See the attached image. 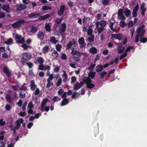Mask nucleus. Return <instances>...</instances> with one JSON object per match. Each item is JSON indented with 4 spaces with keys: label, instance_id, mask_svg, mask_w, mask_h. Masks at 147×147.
I'll return each instance as SVG.
<instances>
[{
    "label": "nucleus",
    "instance_id": "55",
    "mask_svg": "<svg viewBox=\"0 0 147 147\" xmlns=\"http://www.w3.org/2000/svg\"><path fill=\"white\" fill-rule=\"evenodd\" d=\"M73 60L75 63L78 62L80 61L78 57L75 56L73 57Z\"/></svg>",
    "mask_w": 147,
    "mask_h": 147
},
{
    "label": "nucleus",
    "instance_id": "52",
    "mask_svg": "<svg viewBox=\"0 0 147 147\" xmlns=\"http://www.w3.org/2000/svg\"><path fill=\"white\" fill-rule=\"evenodd\" d=\"M64 90L62 88L59 89L57 93L59 96H61L64 93Z\"/></svg>",
    "mask_w": 147,
    "mask_h": 147
},
{
    "label": "nucleus",
    "instance_id": "63",
    "mask_svg": "<svg viewBox=\"0 0 147 147\" xmlns=\"http://www.w3.org/2000/svg\"><path fill=\"white\" fill-rule=\"evenodd\" d=\"M123 9H119L118 11V17L119 16H120L122 15H123Z\"/></svg>",
    "mask_w": 147,
    "mask_h": 147
},
{
    "label": "nucleus",
    "instance_id": "54",
    "mask_svg": "<svg viewBox=\"0 0 147 147\" xmlns=\"http://www.w3.org/2000/svg\"><path fill=\"white\" fill-rule=\"evenodd\" d=\"M40 93V91L39 88H37L33 94L37 96Z\"/></svg>",
    "mask_w": 147,
    "mask_h": 147
},
{
    "label": "nucleus",
    "instance_id": "24",
    "mask_svg": "<svg viewBox=\"0 0 147 147\" xmlns=\"http://www.w3.org/2000/svg\"><path fill=\"white\" fill-rule=\"evenodd\" d=\"M83 81L86 85L92 82L90 78L88 77L86 78L85 77L83 80Z\"/></svg>",
    "mask_w": 147,
    "mask_h": 147
},
{
    "label": "nucleus",
    "instance_id": "43",
    "mask_svg": "<svg viewBox=\"0 0 147 147\" xmlns=\"http://www.w3.org/2000/svg\"><path fill=\"white\" fill-rule=\"evenodd\" d=\"M114 24V22H110L109 24V27L111 28V30L113 31V32H115L116 30L115 29H113V25Z\"/></svg>",
    "mask_w": 147,
    "mask_h": 147
},
{
    "label": "nucleus",
    "instance_id": "31",
    "mask_svg": "<svg viewBox=\"0 0 147 147\" xmlns=\"http://www.w3.org/2000/svg\"><path fill=\"white\" fill-rule=\"evenodd\" d=\"M95 86V85L91 82L90 83H89L86 85V87L88 88L91 89L94 87Z\"/></svg>",
    "mask_w": 147,
    "mask_h": 147
},
{
    "label": "nucleus",
    "instance_id": "51",
    "mask_svg": "<svg viewBox=\"0 0 147 147\" xmlns=\"http://www.w3.org/2000/svg\"><path fill=\"white\" fill-rule=\"evenodd\" d=\"M90 18L89 17H85L83 19V22L84 23L89 22Z\"/></svg>",
    "mask_w": 147,
    "mask_h": 147
},
{
    "label": "nucleus",
    "instance_id": "62",
    "mask_svg": "<svg viewBox=\"0 0 147 147\" xmlns=\"http://www.w3.org/2000/svg\"><path fill=\"white\" fill-rule=\"evenodd\" d=\"M61 58L62 60H66L67 58L66 54L65 53H62L61 56Z\"/></svg>",
    "mask_w": 147,
    "mask_h": 147
},
{
    "label": "nucleus",
    "instance_id": "42",
    "mask_svg": "<svg viewBox=\"0 0 147 147\" xmlns=\"http://www.w3.org/2000/svg\"><path fill=\"white\" fill-rule=\"evenodd\" d=\"M13 42V39L11 38L8 39L7 41H5L4 43L7 45H9Z\"/></svg>",
    "mask_w": 147,
    "mask_h": 147
},
{
    "label": "nucleus",
    "instance_id": "33",
    "mask_svg": "<svg viewBox=\"0 0 147 147\" xmlns=\"http://www.w3.org/2000/svg\"><path fill=\"white\" fill-rule=\"evenodd\" d=\"M127 26V24L123 21H121L119 24V26L121 28H124Z\"/></svg>",
    "mask_w": 147,
    "mask_h": 147
},
{
    "label": "nucleus",
    "instance_id": "49",
    "mask_svg": "<svg viewBox=\"0 0 147 147\" xmlns=\"http://www.w3.org/2000/svg\"><path fill=\"white\" fill-rule=\"evenodd\" d=\"M26 64L28 65L29 69L32 68L34 66L33 63L31 62H26Z\"/></svg>",
    "mask_w": 147,
    "mask_h": 147
},
{
    "label": "nucleus",
    "instance_id": "4",
    "mask_svg": "<svg viewBox=\"0 0 147 147\" xmlns=\"http://www.w3.org/2000/svg\"><path fill=\"white\" fill-rule=\"evenodd\" d=\"M45 33L42 31H39L38 33L37 37L41 41H42L45 37Z\"/></svg>",
    "mask_w": 147,
    "mask_h": 147
},
{
    "label": "nucleus",
    "instance_id": "27",
    "mask_svg": "<svg viewBox=\"0 0 147 147\" xmlns=\"http://www.w3.org/2000/svg\"><path fill=\"white\" fill-rule=\"evenodd\" d=\"M69 103V100L67 99H63L61 103V106H64L67 105Z\"/></svg>",
    "mask_w": 147,
    "mask_h": 147
},
{
    "label": "nucleus",
    "instance_id": "8",
    "mask_svg": "<svg viewBox=\"0 0 147 147\" xmlns=\"http://www.w3.org/2000/svg\"><path fill=\"white\" fill-rule=\"evenodd\" d=\"M66 30V25L65 23H62L61 24L60 27L59 28L61 34H62Z\"/></svg>",
    "mask_w": 147,
    "mask_h": 147
},
{
    "label": "nucleus",
    "instance_id": "35",
    "mask_svg": "<svg viewBox=\"0 0 147 147\" xmlns=\"http://www.w3.org/2000/svg\"><path fill=\"white\" fill-rule=\"evenodd\" d=\"M72 42L71 41H70L66 46V49L67 50H69L72 47Z\"/></svg>",
    "mask_w": 147,
    "mask_h": 147
},
{
    "label": "nucleus",
    "instance_id": "44",
    "mask_svg": "<svg viewBox=\"0 0 147 147\" xmlns=\"http://www.w3.org/2000/svg\"><path fill=\"white\" fill-rule=\"evenodd\" d=\"M42 9L44 11L47 10L51 9V8L49 6H44L42 7Z\"/></svg>",
    "mask_w": 147,
    "mask_h": 147
},
{
    "label": "nucleus",
    "instance_id": "29",
    "mask_svg": "<svg viewBox=\"0 0 147 147\" xmlns=\"http://www.w3.org/2000/svg\"><path fill=\"white\" fill-rule=\"evenodd\" d=\"M37 28L34 26H32L31 28V32L33 34H35L37 31Z\"/></svg>",
    "mask_w": 147,
    "mask_h": 147
},
{
    "label": "nucleus",
    "instance_id": "34",
    "mask_svg": "<svg viewBox=\"0 0 147 147\" xmlns=\"http://www.w3.org/2000/svg\"><path fill=\"white\" fill-rule=\"evenodd\" d=\"M26 84L25 83L23 84L21 87L20 88L19 90L21 91L23 90L26 91L27 89V87L26 86Z\"/></svg>",
    "mask_w": 147,
    "mask_h": 147
},
{
    "label": "nucleus",
    "instance_id": "9",
    "mask_svg": "<svg viewBox=\"0 0 147 147\" xmlns=\"http://www.w3.org/2000/svg\"><path fill=\"white\" fill-rule=\"evenodd\" d=\"M65 9L66 7L65 5L61 6L57 12V14L59 16H61L63 14Z\"/></svg>",
    "mask_w": 147,
    "mask_h": 147
},
{
    "label": "nucleus",
    "instance_id": "16",
    "mask_svg": "<svg viewBox=\"0 0 147 147\" xmlns=\"http://www.w3.org/2000/svg\"><path fill=\"white\" fill-rule=\"evenodd\" d=\"M51 15L50 14H47L45 15L40 16L38 18L39 20H44L47 19L48 18H50Z\"/></svg>",
    "mask_w": 147,
    "mask_h": 147
},
{
    "label": "nucleus",
    "instance_id": "15",
    "mask_svg": "<svg viewBox=\"0 0 147 147\" xmlns=\"http://www.w3.org/2000/svg\"><path fill=\"white\" fill-rule=\"evenodd\" d=\"M48 100V99L47 98H45L43 99L42 101L41 102V108L42 109L41 110L43 111V109L44 108L45 106L46 105V103L47 102Z\"/></svg>",
    "mask_w": 147,
    "mask_h": 147
},
{
    "label": "nucleus",
    "instance_id": "1",
    "mask_svg": "<svg viewBox=\"0 0 147 147\" xmlns=\"http://www.w3.org/2000/svg\"><path fill=\"white\" fill-rule=\"evenodd\" d=\"M145 26L143 24L139 27L136 30L137 34L135 36V42L137 43L139 41V38L140 37V41L142 43H145L147 41V38H143L146 32V30L144 29Z\"/></svg>",
    "mask_w": 147,
    "mask_h": 147
},
{
    "label": "nucleus",
    "instance_id": "46",
    "mask_svg": "<svg viewBox=\"0 0 147 147\" xmlns=\"http://www.w3.org/2000/svg\"><path fill=\"white\" fill-rule=\"evenodd\" d=\"M107 72L105 71H104L101 73L100 74V78L101 79H103L105 76L107 74Z\"/></svg>",
    "mask_w": 147,
    "mask_h": 147
},
{
    "label": "nucleus",
    "instance_id": "25",
    "mask_svg": "<svg viewBox=\"0 0 147 147\" xmlns=\"http://www.w3.org/2000/svg\"><path fill=\"white\" fill-rule=\"evenodd\" d=\"M49 49V46L46 45L43 48L42 51L43 53L46 54L48 53Z\"/></svg>",
    "mask_w": 147,
    "mask_h": 147
},
{
    "label": "nucleus",
    "instance_id": "14",
    "mask_svg": "<svg viewBox=\"0 0 147 147\" xmlns=\"http://www.w3.org/2000/svg\"><path fill=\"white\" fill-rule=\"evenodd\" d=\"M30 89L32 90H34L36 88L37 86L35 83V81L34 80H32L30 81Z\"/></svg>",
    "mask_w": 147,
    "mask_h": 147
},
{
    "label": "nucleus",
    "instance_id": "28",
    "mask_svg": "<svg viewBox=\"0 0 147 147\" xmlns=\"http://www.w3.org/2000/svg\"><path fill=\"white\" fill-rule=\"evenodd\" d=\"M62 76L63 78H64L63 80V82H65L67 79L68 78L67 75L65 71H63V74L62 75Z\"/></svg>",
    "mask_w": 147,
    "mask_h": 147
},
{
    "label": "nucleus",
    "instance_id": "45",
    "mask_svg": "<svg viewBox=\"0 0 147 147\" xmlns=\"http://www.w3.org/2000/svg\"><path fill=\"white\" fill-rule=\"evenodd\" d=\"M104 28L102 27H100L97 29L98 34H100L104 30Z\"/></svg>",
    "mask_w": 147,
    "mask_h": 147
},
{
    "label": "nucleus",
    "instance_id": "37",
    "mask_svg": "<svg viewBox=\"0 0 147 147\" xmlns=\"http://www.w3.org/2000/svg\"><path fill=\"white\" fill-rule=\"evenodd\" d=\"M90 36L88 37V40L90 42H93L94 40V35L89 36Z\"/></svg>",
    "mask_w": 147,
    "mask_h": 147
},
{
    "label": "nucleus",
    "instance_id": "7",
    "mask_svg": "<svg viewBox=\"0 0 147 147\" xmlns=\"http://www.w3.org/2000/svg\"><path fill=\"white\" fill-rule=\"evenodd\" d=\"M111 37L112 38L116 39L119 41L122 40L123 35L121 34H112Z\"/></svg>",
    "mask_w": 147,
    "mask_h": 147
},
{
    "label": "nucleus",
    "instance_id": "12",
    "mask_svg": "<svg viewBox=\"0 0 147 147\" xmlns=\"http://www.w3.org/2000/svg\"><path fill=\"white\" fill-rule=\"evenodd\" d=\"M51 24L50 22L48 23H46L45 25V28L47 31L49 32H51Z\"/></svg>",
    "mask_w": 147,
    "mask_h": 147
},
{
    "label": "nucleus",
    "instance_id": "30",
    "mask_svg": "<svg viewBox=\"0 0 147 147\" xmlns=\"http://www.w3.org/2000/svg\"><path fill=\"white\" fill-rule=\"evenodd\" d=\"M5 98L7 102L10 103H11V96L10 95L7 94L5 97Z\"/></svg>",
    "mask_w": 147,
    "mask_h": 147
},
{
    "label": "nucleus",
    "instance_id": "41",
    "mask_svg": "<svg viewBox=\"0 0 147 147\" xmlns=\"http://www.w3.org/2000/svg\"><path fill=\"white\" fill-rule=\"evenodd\" d=\"M50 41L53 43L54 44H56L57 43V41L55 37H52L50 40Z\"/></svg>",
    "mask_w": 147,
    "mask_h": 147
},
{
    "label": "nucleus",
    "instance_id": "6",
    "mask_svg": "<svg viewBox=\"0 0 147 147\" xmlns=\"http://www.w3.org/2000/svg\"><path fill=\"white\" fill-rule=\"evenodd\" d=\"M78 42L80 45V48H83L86 45V43L85 42L84 39L83 37H81L79 38Z\"/></svg>",
    "mask_w": 147,
    "mask_h": 147
},
{
    "label": "nucleus",
    "instance_id": "32",
    "mask_svg": "<svg viewBox=\"0 0 147 147\" xmlns=\"http://www.w3.org/2000/svg\"><path fill=\"white\" fill-rule=\"evenodd\" d=\"M87 34L88 36H91L93 35L92 34L93 32V30L92 29L90 28H89L87 30Z\"/></svg>",
    "mask_w": 147,
    "mask_h": 147
},
{
    "label": "nucleus",
    "instance_id": "60",
    "mask_svg": "<svg viewBox=\"0 0 147 147\" xmlns=\"http://www.w3.org/2000/svg\"><path fill=\"white\" fill-rule=\"evenodd\" d=\"M27 105L26 102H24L22 106V109L23 111H26V107Z\"/></svg>",
    "mask_w": 147,
    "mask_h": 147
},
{
    "label": "nucleus",
    "instance_id": "36",
    "mask_svg": "<svg viewBox=\"0 0 147 147\" xmlns=\"http://www.w3.org/2000/svg\"><path fill=\"white\" fill-rule=\"evenodd\" d=\"M52 55L54 57L55 59H56L59 56V54L57 51L55 50L54 52L52 54Z\"/></svg>",
    "mask_w": 147,
    "mask_h": 147
},
{
    "label": "nucleus",
    "instance_id": "11",
    "mask_svg": "<svg viewBox=\"0 0 147 147\" xmlns=\"http://www.w3.org/2000/svg\"><path fill=\"white\" fill-rule=\"evenodd\" d=\"M24 122V120L23 119L21 118L20 119L17 120L16 122V128L17 129H18L20 128L21 124L23 123Z\"/></svg>",
    "mask_w": 147,
    "mask_h": 147
},
{
    "label": "nucleus",
    "instance_id": "13",
    "mask_svg": "<svg viewBox=\"0 0 147 147\" xmlns=\"http://www.w3.org/2000/svg\"><path fill=\"white\" fill-rule=\"evenodd\" d=\"M3 71L8 77H10L11 74V72L9 71L8 69L6 66H5L3 67Z\"/></svg>",
    "mask_w": 147,
    "mask_h": 147
},
{
    "label": "nucleus",
    "instance_id": "18",
    "mask_svg": "<svg viewBox=\"0 0 147 147\" xmlns=\"http://www.w3.org/2000/svg\"><path fill=\"white\" fill-rule=\"evenodd\" d=\"M103 69L102 66L101 65H98L96 67V71L97 72H100Z\"/></svg>",
    "mask_w": 147,
    "mask_h": 147
},
{
    "label": "nucleus",
    "instance_id": "53",
    "mask_svg": "<svg viewBox=\"0 0 147 147\" xmlns=\"http://www.w3.org/2000/svg\"><path fill=\"white\" fill-rule=\"evenodd\" d=\"M6 123L5 121H3V119L2 118L0 119V126H3L5 125Z\"/></svg>",
    "mask_w": 147,
    "mask_h": 147
},
{
    "label": "nucleus",
    "instance_id": "26",
    "mask_svg": "<svg viewBox=\"0 0 147 147\" xmlns=\"http://www.w3.org/2000/svg\"><path fill=\"white\" fill-rule=\"evenodd\" d=\"M80 88L81 86H80V83L78 82H77L75 83L73 86L74 90H77Z\"/></svg>",
    "mask_w": 147,
    "mask_h": 147
},
{
    "label": "nucleus",
    "instance_id": "23",
    "mask_svg": "<svg viewBox=\"0 0 147 147\" xmlns=\"http://www.w3.org/2000/svg\"><path fill=\"white\" fill-rule=\"evenodd\" d=\"M1 8L7 13L10 12L9 11V4L5 5L1 7Z\"/></svg>",
    "mask_w": 147,
    "mask_h": 147
},
{
    "label": "nucleus",
    "instance_id": "59",
    "mask_svg": "<svg viewBox=\"0 0 147 147\" xmlns=\"http://www.w3.org/2000/svg\"><path fill=\"white\" fill-rule=\"evenodd\" d=\"M127 53H124V54L121 55L120 57H119V59L120 60H121L123 58H125V57H126L127 55Z\"/></svg>",
    "mask_w": 147,
    "mask_h": 147
},
{
    "label": "nucleus",
    "instance_id": "56",
    "mask_svg": "<svg viewBox=\"0 0 147 147\" xmlns=\"http://www.w3.org/2000/svg\"><path fill=\"white\" fill-rule=\"evenodd\" d=\"M62 48L61 45L59 44L57 45L56 47V49L58 51H60Z\"/></svg>",
    "mask_w": 147,
    "mask_h": 147
},
{
    "label": "nucleus",
    "instance_id": "17",
    "mask_svg": "<svg viewBox=\"0 0 147 147\" xmlns=\"http://www.w3.org/2000/svg\"><path fill=\"white\" fill-rule=\"evenodd\" d=\"M27 7V6L24 4H21L19 6L17 7V10L18 11H20L23 10L25 9Z\"/></svg>",
    "mask_w": 147,
    "mask_h": 147
},
{
    "label": "nucleus",
    "instance_id": "39",
    "mask_svg": "<svg viewBox=\"0 0 147 147\" xmlns=\"http://www.w3.org/2000/svg\"><path fill=\"white\" fill-rule=\"evenodd\" d=\"M95 65L96 64L95 63L94 64H91L90 65V67L88 68V69L89 70H93L94 69Z\"/></svg>",
    "mask_w": 147,
    "mask_h": 147
},
{
    "label": "nucleus",
    "instance_id": "20",
    "mask_svg": "<svg viewBox=\"0 0 147 147\" xmlns=\"http://www.w3.org/2000/svg\"><path fill=\"white\" fill-rule=\"evenodd\" d=\"M44 60V59L41 57H38L36 59V61L34 62V63L36 64L38 62L40 64H43Z\"/></svg>",
    "mask_w": 147,
    "mask_h": 147
},
{
    "label": "nucleus",
    "instance_id": "40",
    "mask_svg": "<svg viewBox=\"0 0 147 147\" xmlns=\"http://www.w3.org/2000/svg\"><path fill=\"white\" fill-rule=\"evenodd\" d=\"M96 73L95 72H92L89 74V76L91 79H93L95 76Z\"/></svg>",
    "mask_w": 147,
    "mask_h": 147
},
{
    "label": "nucleus",
    "instance_id": "57",
    "mask_svg": "<svg viewBox=\"0 0 147 147\" xmlns=\"http://www.w3.org/2000/svg\"><path fill=\"white\" fill-rule=\"evenodd\" d=\"M109 2V0H103L102 2V4L104 5H107Z\"/></svg>",
    "mask_w": 147,
    "mask_h": 147
},
{
    "label": "nucleus",
    "instance_id": "48",
    "mask_svg": "<svg viewBox=\"0 0 147 147\" xmlns=\"http://www.w3.org/2000/svg\"><path fill=\"white\" fill-rule=\"evenodd\" d=\"M62 83V79L61 78H59V80L56 83V86L57 87H58L61 85Z\"/></svg>",
    "mask_w": 147,
    "mask_h": 147
},
{
    "label": "nucleus",
    "instance_id": "22",
    "mask_svg": "<svg viewBox=\"0 0 147 147\" xmlns=\"http://www.w3.org/2000/svg\"><path fill=\"white\" fill-rule=\"evenodd\" d=\"M124 13L125 14V15L127 17H128L131 14V11L129 9H128L127 8H126L125 9Z\"/></svg>",
    "mask_w": 147,
    "mask_h": 147
},
{
    "label": "nucleus",
    "instance_id": "47",
    "mask_svg": "<svg viewBox=\"0 0 147 147\" xmlns=\"http://www.w3.org/2000/svg\"><path fill=\"white\" fill-rule=\"evenodd\" d=\"M107 24L106 22L104 20H102L101 21L100 23V26L102 27H104Z\"/></svg>",
    "mask_w": 147,
    "mask_h": 147
},
{
    "label": "nucleus",
    "instance_id": "19",
    "mask_svg": "<svg viewBox=\"0 0 147 147\" xmlns=\"http://www.w3.org/2000/svg\"><path fill=\"white\" fill-rule=\"evenodd\" d=\"M89 52L90 53L94 54L97 53V51L95 47H92L90 49Z\"/></svg>",
    "mask_w": 147,
    "mask_h": 147
},
{
    "label": "nucleus",
    "instance_id": "38",
    "mask_svg": "<svg viewBox=\"0 0 147 147\" xmlns=\"http://www.w3.org/2000/svg\"><path fill=\"white\" fill-rule=\"evenodd\" d=\"M47 83L46 86V87L47 88H49L51 86L53 85V83L51 81L47 80Z\"/></svg>",
    "mask_w": 147,
    "mask_h": 147
},
{
    "label": "nucleus",
    "instance_id": "2",
    "mask_svg": "<svg viewBox=\"0 0 147 147\" xmlns=\"http://www.w3.org/2000/svg\"><path fill=\"white\" fill-rule=\"evenodd\" d=\"M16 41L17 43H22V47L23 48L24 50H27L28 47L25 43H24L25 40L24 38L22 37L21 36L18 34H16V36L15 37Z\"/></svg>",
    "mask_w": 147,
    "mask_h": 147
},
{
    "label": "nucleus",
    "instance_id": "3",
    "mask_svg": "<svg viewBox=\"0 0 147 147\" xmlns=\"http://www.w3.org/2000/svg\"><path fill=\"white\" fill-rule=\"evenodd\" d=\"M25 21L24 20H20L11 24L12 26L14 28H16L21 26L22 24H24Z\"/></svg>",
    "mask_w": 147,
    "mask_h": 147
},
{
    "label": "nucleus",
    "instance_id": "5",
    "mask_svg": "<svg viewBox=\"0 0 147 147\" xmlns=\"http://www.w3.org/2000/svg\"><path fill=\"white\" fill-rule=\"evenodd\" d=\"M22 59L26 61L29 60L32 58L31 55L27 52H25L23 53Z\"/></svg>",
    "mask_w": 147,
    "mask_h": 147
},
{
    "label": "nucleus",
    "instance_id": "10",
    "mask_svg": "<svg viewBox=\"0 0 147 147\" xmlns=\"http://www.w3.org/2000/svg\"><path fill=\"white\" fill-rule=\"evenodd\" d=\"M40 16L39 13H31L28 14V18L30 19H34L38 18Z\"/></svg>",
    "mask_w": 147,
    "mask_h": 147
},
{
    "label": "nucleus",
    "instance_id": "50",
    "mask_svg": "<svg viewBox=\"0 0 147 147\" xmlns=\"http://www.w3.org/2000/svg\"><path fill=\"white\" fill-rule=\"evenodd\" d=\"M62 20V18H57L55 20V22L57 25H59L61 23Z\"/></svg>",
    "mask_w": 147,
    "mask_h": 147
},
{
    "label": "nucleus",
    "instance_id": "58",
    "mask_svg": "<svg viewBox=\"0 0 147 147\" xmlns=\"http://www.w3.org/2000/svg\"><path fill=\"white\" fill-rule=\"evenodd\" d=\"M34 106V105L32 102H30L28 105V108L29 109H32Z\"/></svg>",
    "mask_w": 147,
    "mask_h": 147
},
{
    "label": "nucleus",
    "instance_id": "61",
    "mask_svg": "<svg viewBox=\"0 0 147 147\" xmlns=\"http://www.w3.org/2000/svg\"><path fill=\"white\" fill-rule=\"evenodd\" d=\"M5 108L6 110L9 111L11 110V107L9 104H7L5 106Z\"/></svg>",
    "mask_w": 147,
    "mask_h": 147
},
{
    "label": "nucleus",
    "instance_id": "21",
    "mask_svg": "<svg viewBox=\"0 0 147 147\" xmlns=\"http://www.w3.org/2000/svg\"><path fill=\"white\" fill-rule=\"evenodd\" d=\"M71 53L73 55H76L78 57H80L81 56L80 52L79 51L74 50V49L71 52Z\"/></svg>",
    "mask_w": 147,
    "mask_h": 147
},
{
    "label": "nucleus",
    "instance_id": "64",
    "mask_svg": "<svg viewBox=\"0 0 147 147\" xmlns=\"http://www.w3.org/2000/svg\"><path fill=\"white\" fill-rule=\"evenodd\" d=\"M44 66L43 64H40L38 66V69L43 70H44Z\"/></svg>",
    "mask_w": 147,
    "mask_h": 147
}]
</instances>
